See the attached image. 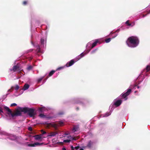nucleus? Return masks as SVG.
Masks as SVG:
<instances>
[{"label": "nucleus", "instance_id": "obj_40", "mask_svg": "<svg viewBox=\"0 0 150 150\" xmlns=\"http://www.w3.org/2000/svg\"><path fill=\"white\" fill-rule=\"evenodd\" d=\"M71 150H74V147L73 146H71Z\"/></svg>", "mask_w": 150, "mask_h": 150}, {"label": "nucleus", "instance_id": "obj_37", "mask_svg": "<svg viewBox=\"0 0 150 150\" xmlns=\"http://www.w3.org/2000/svg\"><path fill=\"white\" fill-rule=\"evenodd\" d=\"M96 50H94L92 51L91 52V53L92 54L94 53L95 52Z\"/></svg>", "mask_w": 150, "mask_h": 150}, {"label": "nucleus", "instance_id": "obj_23", "mask_svg": "<svg viewBox=\"0 0 150 150\" xmlns=\"http://www.w3.org/2000/svg\"><path fill=\"white\" fill-rule=\"evenodd\" d=\"M32 68H33V67L32 66H30L27 67V69L28 70L30 71L32 69Z\"/></svg>", "mask_w": 150, "mask_h": 150}, {"label": "nucleus", "instance_id": "obj_22", "mask_svg": "<svg viewBox=\"0 0 150 150\" xmlns=\"http://www.w3.org/2000/svg\"><path fill=\"white\" fill-rule=\"evenodd\" d=\"M111 38H108L107 39H105V41L106 43H108L111 41Z\"/></svg>", "mask_w": 150, "mask_h": 150}, {"label": "nucleus", "instance_id": "obj_49", "mask_svg": "<svg viewBox=\"0 0 150 150\" xmlns=\"http://www.w3.org/2000/svg\"><path fill=\"white\" fill-rule=\"evenodd\" d=\"M136 86V85H134V86H135H135Z\"/></svg>", "mask_w": 150, "mask_h": 150}, {"label": "nucleus", "instance_id": "obj_4", "mask_svg": "<svg viewBox=\"0 0 150 150\" xmlns=\"http://www.w3.org/2000/svg\"><path fill=\"white\" fill-rule=\"evenodd\" d=\"M63 124V122L59 121L58 124H56L54 122H51L47 123L46 125L48 127H54L55 130H57L58 127L62 126Z\"/></svg>", "mask_w": 150, "mask_h": 150}, {"label": "nucleus", "instance_id": "obj_17", "mask_svg": "<svg viewBox=\"0 0 150 150\" xmlns=\"http://www.w3.org/2000/svg\"><path fill=\"white\" fill-rule=\"evenodd\" d=\"M150 70V66L147 65L146 68L144 69V71H145L146 72L149 71Z\"/></svg>", "mask_w": 150, "mask_h": 150}, {"label": "nucleus", "instance_id": "obj_18", "mask_svg": "<svg viewBox=\"0 0 150 150\" xmlns=\"http://www.w3.org/2000/svg\"><path fill=\"white\" fill-rule=\"evenodd\" d=\"M36 47H37L36 51H37L38 53H40V46L38 45L37 46H36Z\"/></svg>", "mask_w": 150, "mask_h": 150}, {"label": "nucleus", "instance_id": "obj_7", "mask_svg": "<svg viewBox=\"0 0 150 150\" xmlns=\"http://www.w3.org/2000/svg\"><path fill=\"white\" fill-rule=\"evenodd\" d=\"M10 70L11 71H13V72H15L16 71H19L20 70V67L18 65H16L13 66L12 69H10Z\"/></svg>", "mask_w": 150, "mask_h": 150}, {"label": "nucleus", "instance_id": "obj_27", "mask_svg": "<svg viewBox=\"0 0 150 150\" xmlns=\"http://www.w3.org/2000/svg\"><path fill=\"white\" fill-rule=\"evenodd\" d=\"M27 3H28V1H23V5H26L27 4Z\"/></svg>", "mask_w": 150, "mask_h": 150}, {"label": "nucleus", "instance_id": "obj_41", "mask_svg": "<svg viewBox=\"0 0 150 150\" xmlns=\"http://www.w3.org/2000/svg\"><path fill=\"white\" fill-rule=\"evenodd\" d=\"M62 150H66V149L65 148L63 147L62 148Z\"/></svg>", "mask_w": 150, "mask_h": 150}, {"label": "nucleus", "instance_id": "obj_19", "mask_svg": "<svg viewBox=\"0 0 150 150\" xmlns=\"http://www.w3.org/2000/svg\"><path fill=\"white\" fill-rule=\"evenodd\" d=\"M55 72V71L52 70L49 73L48 76H52Z\"/></svg>", "mask_w": 150, "mask_h": 150}, {"label": "nucleus", "instance_id": "obj_39", "mask_svg": "<svg viewBox=\"0 0 150 150\" xmlns=\"http://www.w3.org/2000/svg\"><path fill=\"white\" fill-rule=\"evenodd\" d=\"M33 50V49H31L28 50V52H31Z\"/></svg>", "mask_w": 150, "mask_h": 150}, {"label": "nucleus", "instance_id": "obj_30", "mask_svg": "<svg viewBox=\"0 0 150 150\" xmlns=\"http://www.w3.org/2000/svg\"><path fill=\"white\" fill-rule=\"evenodd\" d=\"M14 88V87L13 86H12L11 88L10 89H9L8 91V92H11L12 90Z\"/></svg>", "mask_w": 150, "mask_h": 150}, {"label": "nucleus", "instance_id": "obj_10", "mask_svg": "<svg viewBox=\"0 0 150 150\" xmlns=\"http://www.w3.org/2000/svg\"><path fill=\"white\" fill-rule=\"evenodd\" d=\"M43 143H40L38 142H35L33 144H32L28 145V146L31 147H34L36 146H39L42 144Z\"/></svg>", "mask_w": 150, "mask_h": 150}, {"label": "nucleus", "instance_id": "obj_46", "mask_svg": "<svg viewBox=\"0 0 150 150\" xmlns=\"http://www.w3.org/2000/svg\"><path fill=\"white\" fill-rule=\"evenodd\" d=\"M137 87L138 88H139V86H137Z\"/></svg>", "mask_w": 150, "mask_h": 150}, {"label": "nucleus", "instance_id": "obj_47", "mask_svg": "<svg viewBox=\"0 0 150 150\" xmlns=\"http://www.w3.org/2000/svg\"><path fill=\"white\" fill-rule=\"evenodd\" d=\"M76 109H77V110H79V108H76Z\"/></svg>", "mask_w": 150, "mask_h": 150}, {"label": "nucleus", "instance_id": "obj_42", "mask_svg": "<svg viewBox=\"0 0 150 150\" xmlns=\"http://www.w3.org/2000/svg\"><path fill=\"white\" fill-rule=\"evenodd\" d=\"M64 114V113L63 112H62L61 113H59V115H62Z\"/></svg>", "mask_w": 150, "mask_h": 150}, {"label": "nucleus", "instance_id": "obj_3", "mask_svg": "<svg viewBox=\"0 0 150 150\" xmlns=\"http://www.w3.org/2000/svg\"><path fill=\"white\" fill-rule=\"evenodd\" d=\"M20 110L25 113L28 112L29 116L30 117H34L36 115L35 110L33 108H29L27 107L20 108Z\"/></svg>", "mask_w": 150, "mask_h": 150}, {"label": "nucleus", "instance_id": "obj_21", "mask_svg": "<svg viewBox=\"0 0 150 150\" xmlns=\"http://www.w3.org/2000/svg\"><path fill=\"white\" fill-rule=\"evenodd\" d=\"M39 117L41 118H44L46 116L44 114H40L39 115Z\"/></svg>", "mask_w": 150, "mask_h": 150}, {"label": "nucleus", "instance_id": "obj_43", "mask_svg": "<svg viewBox=\"0 0 150 150\" xmlns=\"http://www.w3.org/2000/svg\"><path fill=\"white\" fill-rule=\"evenodd\" d=\"M108 115H108V114H106L105 116H108Z\"/></svg>", "mask_w": 150, "mask_h": 150}, {"label": "nucleus", "instance_id": "obj_24", "mask_svg": "<svg viewBox=\"0 0 150 150\" xmlns=\"http://www.w3.org/2000/svg\"><path fill=\"white\" fill-rule=\"evenodd\" d=\"M19 88V87L18 85H16L15 87V89L16 90H18Z\"/></svg>", "mask_w": 150, "mask_h": 150}, {"label": "nucleus", "instance_id": "obj_25", "mask_svg": "<svg viewBox=\"0 0 150 150\" xmlns=\"http://www.w3.org/2000/svg\"><path fill=\"white\" fill-rule=\"evenodd\" d=\"M126 24L128 26H130L131 25V24L129 23V20L127 21L126 22Z\"/></svg>", "mask_w": 150, "mask_h": 150}, {"label": "nucleus", "instance_id": "obj_13", "mask_svg": "<svg viewBox=\"0 0 150 150\" xmlns=\"http://www.w3.org/2000/svg\"><path fill=\"white\" fill-rule=\"evenodd\" d=\"M93 144V142L90 140L88 142L86 146L89 148H91L92 147Z\"/></svg>", "mask_w": 150, "mask_h": 150}, {"label": "nucleus", "instance_id": "obj_31", "mask_svg": "<svg viewBox=\"0 0 150 150\" xmlns=\"http://www.w3.org/2000/svg\"><path fill=\"white\" fill-rule=\"evenodd\" d=\"M17 105L15 103H13L11 104V106L13 107L14 106H16Z\"/></svg>", "mask_w": 150, "mask_h": 150}, {"label": "nucleus", "instance_id": "obj_8", "mask_svg": "<svg viewBox=\"0 0 150 150\" xmlns=\"http://www.w3.org/2000/svg\"><path fill=\"white\" fill-rule=\"evenodd\" d=\"M75 61L74 59H72L70 61L67 63L66 66L67 67H69L72 66L75 62Z\"/></svg>", "mask_w": 150, "mask_h": 150}, {"label": "nucleus", "instance_id": "obj_15", "mask_svg": "<svg viewBox=\"0 0 150 150\" xmlns=\"http://www.w3.org/2000/svg\"><path fill=\"white\" fill-rule=\"evenodd\" d=\"M57 134H58L57 132H52L50 133L49 136L53 137L55 136Z\"/></svg>", "mask_w": 150, "mask_h": 150}, {"label": "nucleus", "instance_id": "obj_48", "mask_svg": "<svg viewBox=\"0 0 150 150\" xmlns=\"http://www.w3.org/2000/svg\"><path fill=\"white\" fill-rule=\"evenodd\" d=\"M117 35H115V36H114V37H116L117 36Z\"/></svg>", "mask_w": 150, "mask_h": 150}, {"label": "nucleus", "instance_id": "obj_20", "mask_svg": "<svg viewBox=\"0 0 150 150\" xmlns=\"http://www.w3.org/2000/svg\"><path fill=\"white\" fill-rule=\"evenodd\" d=\"M68 138L69 139H71L72 140H76V139H75V137H73L71 136H69L68 137Z\"/></svg>", "mask_w": 150, "mask_h": 150}, {"label": "nucleus", "instance_id": "obj_32", "mask_svg": "<svg viewBox=\"0 0 150 150\" xmlns=\"http://www.w3.org/2000/svg\"><path fill=\"white\" fill-rule=\"evenodd\" d=\"M3 109L2 108L0 107V115H1V113H3Z\"/></svg>", "mask_w": 150, "mask_h": 150}, {"label": "nucleus", "instance_id": "obj_45", "mask_svg": "<svg viewBox=\"0 0 150 150\" xmlns=\"http://www.w3.org/2000/svg\"><path fill=\"white\" fill-rule=\"evenodd\" d=\"M80 150H84V149H82V148H81L80 149Z\"/></svg>", "mask_w": 150, "mask_h": 150}, {"label": "nucleus", "instance_id": "obj_11", "mask_svg": "<svg viewBox=\"0 0 150 150\" xmlns=\"http://www.w3.org/2000/svg\"><path fill=\"white\" fill-rule=\"evenodd\" d=\"M42 135H35L33 137L34 138V139L36 140H42V137L41 136Z\"/></svg>", "mask_w": 150, "mask_h": 150}, {"label": "nucleus", "instance_id": "obj_26", "mask_svg": "<svg viewBox=\"0 0 150 150\" xmlns=\"http://www.w3.org/2000/svg\"><path fill=\"white\" fill-rule=\"evenodd\" d=\"M71 140L70 139L64 140V142H66V143H68V142H69Z\"/></svg>", "mask_w": 150, "mask_h": 150}, {"label": "nucleus", "instance_id": "obj_28", "mask_svg": "<svg viewBox=\"0 0 150 150\" xmlns=\"http://www.w3.org/2000/svg\"><path fill=\"white\" fill-rule=\"evenodd\" d=\"M41 132L42 133V135L45 134L46 133V132L45 131H44L43 129H42L41 130Z\"/></svg>", "mask_w": 150, "mask_h": 150}, {"label": "nucleus", "instance_id": "obj_6", "mask_svg": "<svg viewBox=\"0 0 150 150\" xmlns=\"http://www.w3.org/2000/svg\"><path fill=\"white\" fill-rule=\"evenodd\" d=\"M122 103V100H114V105L116 107L119 106Z\"/></svg>", "mask_w": 150, "mask_h": 150}, {"label": "nucleus", "instance_id": "obj_1", "mask_svg": "<svg viewBox=\"0 0 150 150\" xmlns=\"http://www.w3.org/2000/svg\"><path fill=\"white\" fill-rule=\"evenodd\" d=\"M126 43L129 47H135L139 45V38L137 36H132L127 38Z\"/></svg>", "mask_w": 150, "mask_h": 150}, {"label": "nucleus", "instance_id": "obj_34", "mask_svg": "<svg viewBox=\"0 0 150 150\" xmlns=\"http://www.w3.org/2000/svg\"><path fill=\"white\" fill-rule=\"evenodd\" d=\"M72 130L73 132H75L76 131V128L75 127H74L73 128Z\"/></svg>", "mask_w": 150, "mask_h": 150}, {"label": "nucleus", "instance_id": "obj_5", "mask_svg": "<svg viewBox=\"0 0 150 150\" xmlns=\"http://www.w3.org/2000/svg\"><path fill=\"white\" fill-rule=\"evenodd\" d=\"M131 92V89H128L127 91L125 93L122 94L121 96L123 98H125L128 96Z\"/></svg>", "mask_w": 150, "mask_h": 150}, {"label": "nucleus", "instance_id": "obj_2", "mask_svg": "<svg viewBox=\"0 0 150 150\" xmlns=\"http://www.w3.org/2000/svg\"><path fill=\"white\" fill-rule=\"evenodd\" d=\"M19 108V109H17L16 110L15 113H13L12 111L7 107L5 106L4 107V109L6 111L8 112L7 114L9 115H11L12 117L15 116H21V112H22L21 110Z\"/></svg>", "mask_w": 150, "mask_h": 150}, {"label": "nucleus", "instance_id": "obj_9", "mask_svg": "<svg viewBox=\"0 0 150 150\" xmlns=\"http://www.w3.org/2000/svg\"><path fill=\"white\" fill-rule=\"evenodd\" d=\"M86 54V53H83V52L81 53L80 55L77 56L75 59V61L76 62L79 60L81 58L83 57L85 54Z\"/></svg>", "mask_w": 150, "mask_h": 150}, {"label": "nucleus", "instance_id": "obj_36", "mask_svg": "<svg viewBox=\"0 0 150 150\" xmlns=\"http://www.w3.org/2000/svg\"><path fill=\"white\" fill-rule=\"evenodd\" d=\"M79 147H80L79 146H78L75 147L74 148L76 149H78L79 148Z\"/></svg>", "mask_w": 150, "mask_h": 150}, {"label": "nucleus", "instance_id": "obj_14", "mask_svg": "<svg viewBox=\"0 0 150 150\" xmlns=\"http://www.w3.org/2000/svg\"><path fill=\"white\" fill-rule=\"evenodd\" d=\"M97 43H99V44L100 43L99 42V41L98 40H96L93 43L92 45V48H93V47H95Z\"/></svg>", "mask_w": 150, "mask_h": 150}, {"label": "nucleus", "instance_id": "obj_16", "mask_svg": "<svg viewBox=\"0 0 150 150\" xmlns=\"http://www.w3.org/2000/svg\"><path fill=\"white\" fill-rule=\"evenodd\" d=\"M29 87V85L27 84H25L23 86V90L25 91L26 90L28 89Z\"/></svg>", "mask_w": 150, "mask_h": 150}, {"label": "nucleus", "instance_id": "obj_29", "mask_svg": "<svg viewBox=\"0 0 150 150\" xmlns=\"http://www.w3.org/2000/svg\"><path fill=\"white\" fill-rule=\"evenodd\" d=\"M43 78H44V77H42V78L39 79L38 80V82L39 83L43 79Z\"/></svg>", "mask_w": 150, "mask_h": 150}, {"label": "nucleus", "instance_id": "obj_33", "mask_svg": "<svg viewBox=\"0 0 150 150\" xmlns=\"http://www.w3.org/2000/svg\"><path fill=\"white\" fill-rule=\"evenodd\" d=\"M28 130L30 131H32V128L31 127H28Z\"/></svg>", "mask_w": 150, "mask_h": 150}, {"label": "nucleus", "instance_id": "obj_38", "mask_svg": "<svg viewBox=\"0 0 150 150\" xmlns=\"http://www.w3.org/2000/svg\"><path fill=\"white\" fill-rule=\"evenodd\" d=\"M148 14V13L145 15L143 14L142 15V17H144L146 16Z\"/></svg>", "mask_w": 150, "mask_h": 150}, {"label": "nucleus", "instance_id": "obj_35", "mask_svg": "<svg viewBox=\"0 0 150 150\" xmlns=\"http://www.w3.org/2000/svg\"><path fill=\"white\" fill-rule=\"evenodd\" d=\"M64 67H60L59 68H58L57 69V70H60L61 69H63L64 68Z\"/></svg>", "mask_w": 150, "mask_h": 150}, {"label": "nucleus", "instance_id": "obj_44", "mask_svg": "<svg viewBox=\"0 0 150 150\" xmlns=\"http://www.w3.org/2000/svg\"><path fill=\"white\" fill-rule=\"evenodd\" d=\"M150 13V10H149V11H148V14H149Z\"/></svg>", "mask_w": 150, "mask_h": 150}, {"label": "nucleus", "instance_id": "obj_12", "mask_svg": "<svg viewBox=\"0 0 150 150\" xmlns=\"http://www.w3.org/2000/svg\"><path fill=\"white\" fill-rule=\"evenodd\" d=\"M46 38L44 39L43 38H41L40 40V43L41 46H44L45 43H46Z\"/></svg>", "mask_w": 150, "mask_h": 150}]
</instances>
